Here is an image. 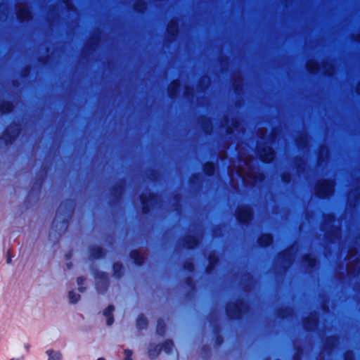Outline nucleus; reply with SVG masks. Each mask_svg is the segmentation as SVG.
<instances>
[{"instance_id": "nucleus-9", "label": "nucleus", "mask_w": 360, "mask_h": 360, "mask_svg": "<svg viewBox=\"0 0 360 360\" xmlns=\"http://www.w3.org/2000/svg\"><path fill=\"white\" fill-rule=\"evenodd\" d=\"M204 170L207 174H212L214 170V167L212 163H207L204 166Z\"/></svg>"}, {"instance_id": "nucleus-19", "label": "nucleus", "mask_w": 360, "mask_h": 360, "mask_svg": "<svg viewBox=\"0 0 360 360\" xmlns=\"http://www.w3.org/2000/svg\"><path fill=\"white\" fill-rule=\"evenodd\" d=\"M142 259H137L136 260V263L140 264L141 262Z\"/></svg>"}, {"instance_id": "nucleus-7", "label": "nucleus", "mask_w": 360, "mask_h": 360, "mask_svg": "<svg viewBox=\"0 0 360 360\" xmlns=\"http://www.w3.org/2000/svg\"><path fill=\"white\" fill-rule=\"evenodd\" d=\"M272 242V238L269 234L262 235L259 239V243L262 246H266L271 244Z\"/></svg>"}, {"instance_id": "nucleus-21", "label": "nucleus", "mask_w": 360, "mask_h": 360, "mask_svg": "<svg viewBox=\"0 0 360 360\" xmlns=\"http://www.w3.org/2000/svg\"><path fill=\"white\" fill-rule=\"evenodd\" d=\"M11 360H15V359H11ZM16 360H19V359H16Z\"/></svg>"}, {"instance_id": "nucleus-3", "label": "nucleus", "mask_w": 360, "mask_h": 360, "mask_svg": "<svg viewBox=\"0 0 360 360\" xmlns=\"http://www.w3.org/2000/svg\"><path fill=\"white\" fill-rule=\"evenodd\" d=\"M259 155L264 162H271L274 158V153L271 148H264L259 150Z\"/></svg>"}, {"instance_id": "nucleus-18", "label": "nucleus", "mask_w": 360, "mask_h": 360, "mask_svg": "<svg viewBox=\"0 0 360 360\" xmlns=\"http://www.w3.org/2000/svg\"><path fill=\"white\" fill-rule=\"evenodd\" d=\"M77 283H78L79 285L83 283V279L82 278H79L77 279Z\"/></svg>"}, {"instance_id": "nucleus-8", "label": "nucleus", "mask_w": 360, "mask_h": 360, "mask_svg": "<svg viewBox=\"0 0 360 360\" xmlns=\"http://www.w3.org/2000/svg\"><path fill=\"white\" fill-rule=\"evenodd\" d=\"M112 311L113 307L110 306L104 311V315L107 317V324L109 326L112 323V319L110 317V314Z\"/></svg>"}, {"instance_id": "nucleus-10", "label": "nucleus", "mask_w": 360, "mask_h": 360, "mask_svg": "<svg viewBox=\"0 0 360 360\" xmlns=\"http://www.w3.org/2000/svg\"><path fill=\"white\" fill-rule=\"evenodd\" d=\"M317 65H317V63L316 61L310 60L307 64V68L309 70L314 71V70H316L317 69Z\"/></svg>"}, {"instance_id": "nucleus-5", "label": "nucleus", "mask_w": 360, "mask_h": 360, "mask_svg": "<svg viewBox=\"0 0 360 360\" xmlns=\"http://www.w3.org/2000/svg\"><path fill=\"white\" fill-rule=\"evenodd\" d=\"M18 18L20 20L28 19L30 18V13L29 11L27 6H25V5L19 6L18 11Z\"/></svg>"}, {"instance_id": "nucleus-13", "label": "nucleus", "mask_w": 360, "mask_h": 360, "mask_svg": "<svg viewBox=\"0 0 360 360\" xmlns=\"http://www.w3.org/2000/svg\"><path fill=\"white\" fill-rule=\"evenodd\" d=\"M124 354H125V359L124 360H131V352L129 351V350H125L124 351Z\"/></svg>"}, {"instance_id": "nucleus-15", "label": "nucleus", "mask_w": 360, "mask_h": 360, "mask_svg": "<svg viewBox=\"0 0 360 360\" xmlns=\"http://www.w3.org/2000/svg\"><path fill=\"white\" fill-rule=\"evenodd\" d=\"M356 253V250L354 249H351L350 251H349V258L352 257L353 255H354Z\"/></svg>"}, {"instance_id": "nucleus-4", "label": "nucleus", "mask_w": 360, "mask_h": 360, "mask_svg": "<svg viewBox=\"0 0 360 360\" xmlns=\"http://www.w3.org/2000/svg\"><path fill=\"white\" fill-rule=\"evenodd\" d=\"M251 211L248 207L240 208L237 212V217L241 221H247L251 218Z\"/></svg>"}, {"instance_id": "nucleus-12", "label": "nucleus", "mask_w": 360, "mask_h": 360, "mask_svg": "<svg viewBox=\"0 0 360 360\" xmlns=\"http://www.w3.org/2000/svg\"><path fill=\"white\" fill-rule=\"evenodd\" d=\"M189 240H191V243H189V241L186 242L188 248H193L197 245V240L195 238H191Z\"/></svg>"}, {"instance_id": "nucleus-16", "label": "nucleus", "mask_w": 360, "mask_h": 360, "mask_svg": "<svg viewBox=\"0 0 360 360\" xmlns=\"http://www.w3.org/2000/svg\"><path fill=\"white\" fill-rule=\"evenodd\" d=\"M176 25L172 24V23H171L169 26V29L172 30H176Z\"/></svg>"}, {"instance_id": "nucleus-6", "label": "nucleus", "mask_w": 360, "mask_h": 360, "mask_svg": "<svg viewBox=\"0 0 360 360\" xmlns=\"http://www.w3.org/2000/svg\"><path fill=\"white\" fill-rule=\"evenodd\" d=\"M48 360H62L63 356L60 352L49 349L46 351Z\"/></svg>"}, {"instance_id": "nucleus-14", "label": "nucleus", "mask_w": 360, "mask_h": 360, "mask_svg": "<svg viewBox=\"0 0 360 360\" xmlns=\"http://www.w3.org/2000/svg\"><path fill=\"white\" fill-rule=\"evenodd\" d=\"M178 86H179V82H173V83L171 84V86H170V87H171V89H172V91H174L177 89V87H178Z\"/></svg>"}, {"instance_id": "nucleus-11", "label": "nucleus", "mask_w": 360, "mask_h": 360, "mask_svg": "<svg viewBox=\"0 0 360 360\" xmlns=\"http://www.w3.org/2000/svg\"><path fill=\"white\" fill-rule=\"evenodd\" d=\"M69 299L72 303H75L79 300V295L74 292H70Z\"/></svg>"}, {"instance_id": "nucleus-20", "label": "nucleus", "mask_w": 360, "mask_h": 360, "mask_svg": "<svg viewBox=\"0 0 360 360\" xmlns=\"http://www.w3.org/2000/svg\"><path fill=\"white\" fill-rule=\"evenodd\" d=\"M98 360H105V359L103 358H99Z\"/></svg>"}, {"instance_id": "nucleus-1", "label": "nucleus", "mask_w": 360, "mask_h": 360, "mask_svg": "<svg viewBox=\"0 0 360 360\" xmlns=\"http://www.w3.org/2000/svg\"><path fill=\"white\" fill-rule=\"evenodd\" d=\"M244 164L247 167L248 171L245 172V169L239 167L237 169V174L238 176H241L243 179L250 184H254L257 181V179L262 180V176L261 174H257L255 172L252 170L250 167V160L248 158H245L244 160Z\"/></svg>"}, {"instance_id": "nucleus-2", "label": "nucleus", "mask_w": 360, "mask_h": 360, "mask_svg": "<svg viewBox=\"0 0 360 360\" xmlns=\"http://www.w3.org/2000/svg\"><path fill=\"white\" fill-rule=\"evenodd\" d=\"M333 191V184L330 181H321L317 186V193L321 197L330 195Z\"/></svg>"}, {"instance_id": "nucleus-17", "label": "nucleus", "mask_w": 360, "mask_h": 360, "mask_svg": "<svg viewBox=\"0 0 360 360\" xmlns=\"http://www.w3.org/2000/svg\"><path fill=\"white\" fill-rule=\"evenodd\" d=\"M347 269H348V271H349V272H352V271H354V269L352 267V264H349V265L348 266Z\"/></svg>"}]
</instances>
